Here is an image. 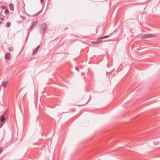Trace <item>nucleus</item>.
Here are the masks:
<instances>
[{
    "label": "nucleus",
    "mask_w": 160,
    "mask_h": 160,
    "mask_svg": "<svg viewBox=\"0 0 160 160\" xmlns=\"http://www.w3.org/2000/svg\"><path fill=\"white\" fill-rule=\"evenodd\" d=\"M39 28L41 33L44 34L47 30L48 26L45 23H43L40 25Z\"/></svg>",
    "instance_id": "nucleus-1"
},
{
    "label": "nucleus",
    "mask_w": 160,
    "mask_h": 160,
    "mask_svg": "<svg viewBox=\"0 0 160 160\" xmlns=\"http://www.w3.org/2000/svg\"><path fill=\"white\" fill-rule=\"evenodd\" d=\"M155 35L153 34H145L141 36V38L143 39L152 38L154 37Z\"/></svg>",
    "instance_id": "nucleus-2"
},
{
    "label": "nucleus",
    "mask_w": 160,
    "mask_h": 160,
    "mask_svg": "<svg viewBox=\"0 0 160 160\" xmlns=\"http://www.w3.org/2000/svg\"><path fill=\"white\" fill-rule=\"evenodd\" d=\"M81 102H82V104L80 105L81 106H83L86 104L88 102V101H87V100L85 101V99L84 98H83L81 99Z\"/></svg>",
    "instance_id": "nucleus-3"
},
{
    "label": "nucleus",
    "mask_w": 160,
    "mask_h": 160,
    "mask_svg": "<svg viewBox=\"0 0 160 160\" xmlns=\"http://www.w3.org/2000/svg\"><path fill=\"white\" fill-rule=\"evenodd\" d=\"M11 56L10 55V53H7L5 54L4 58L6 60H8L11 58Z\"/></svg>",
    "instance_id": "nucleus-4"
},
{
    "label": "nucleus",
    "mask_w": 160,
    "mask_h": 160,
    "mask_svg": "<svg viewBox=\"0 0 160 160\" xmlns=\"http://www.w3.org/2000/svg\"><path fill=\"white\" fill-rule=\"evenodd\" d=\"M33 27L32 26H31L28 30V31H27V33H28V34H27V37H26V41H27V38H28V37L29 36V32L31 31L32 30V28H33Z\"/></svg>",
    "instance_id": "nucleus-5"
},
{
    "label": "nucleus",
    "mask_w": 160,
    "mask_h": 160,
    "mask_svg": "<svg viewBox=\"0 0 160 160\" xmlns=\"http://www.w3.org/2000/svg\"><path fill=\"white\" fill-rule=\"evenodd\" d=\"M1 121L2 122H4L5 121V117L3 114L1 115L0 116Z\"/></svg>",
    "instance_id": "nucleus-6"
},
{
    "label": "nucleus",
    "mask_w": 160,
    "mask_h": 160,
    "mask_svg": "<svg viewBox=\"0 0 160 160\" xmlns=\"http://www.w3.org/2000/svg\"><path fill=\"white\" fill-rule=\"evenodd\" d=\"M39 48H40V46L39 45V46H38L36 48V49L33 50V54H34V53H37L38 51V49Z\"/></svg>",
    "instance_id": "nucleus-7"
},
{
    "label": "nucleus",
    "mask_w": 160,
    "mask_h": 160,
    "mask_svg": "<svg viewBox=\"0 0 160 160\" xmlns=\"http://www.w3.org/2000/svg\"><path fill=\"white\" fill-rule=\"evenodd\" d=\"M8 82L7 81H5V82H3L2 85L4 88H5L8 84Z\"/></svg>",
    "instance_id": "nucleus-8"
},
{
    "label": "nucleus",
    "mask_w": 160,
    "mask_h": 160,
    "mask_svg": "<svg viewBox=\"0 0 160 160\" xmlns=\"http://www.w3.org/2000/svg\"><path fill=\"white\" fill-rule=\"evenodd\" d=\"M38 22V21L37 20H36V21H34L32 23V24H31V26H32L33 27Z\"/></svg>",
    "instance_id": "nucleus-9"
},
{
    "label": "nucleus",
    "mask_w": 160,
    "mask_h": 160,
    "mask_svg": "<svg viewBox=\"0 0 160 160\" xmlns=\"http://www.w3.org/2000/svg\"><path fill=\"white\" fill-rule=\"evenodd\" d=\"M9 6L10 9L12 10H13L14 9L13 5L11 3L10 4H9Z\"/></svg>",
    "instance_id": "nucleus-10"
},
{
    "label": "nucleus",
    "mask_w": 160,
    "mask_h": 160,
    "mask_svg": "<svg viewBox=\"0 0 160 160\" xmlns=\"http://www.w3.org/2000/svg\"><path fill=\"white\" fill-rule=\"evenodd\" d=\"M10 22H8L6 24V27L7 28L9 27H10Z\"/></svg>",
    "instance_id": "nucleus-11"
},
{
    "label": "nucleus",
    "mask_w": 160,
    "mask_h": 160,
    "mask_svg": "<svg viewBox=\"0 0 160 160\" xmlns=\"http://www.w3.org/2000/svg\"><path fill=\"white\" fill-rule=\"evenodd\" d=\"M110 35H106V36H104V37H101V38L102 39H104L105 38H109L110 37Z\"/></svg>",
    "instance_id": "nucleus-12"
},
{
    "label": "nucleus",
    "mask_w": 160,
    "mask_h": 160,
    "mask_svg": "<svg viewBox=\"0 0 160 160\" xmlns=\"http://www.w3.org/2000/svg\"><path fill=\"white\" fill-rule=\"evenodd\" d=\"M8 50L10 52H11L13 51V48L12 47H10L8 48Z\"/></svg>",
    "instance_id": "nucleus-13"
},
{
    "label": "nucleus",
    "mask_w": 160,
    "mask_h": 160,
    "mask_svg": "<svg viewBox=\"0 0 160 160\" xmlns=\"http://www.w3.org/2000/svg\"><path fill=\"white\" fill-rule=\"evenodd\" d=\"M102 39L101 38H98L97 40H98V43L101 42H102Z\"/></svg>",
    "instance_id": "nucleus-14"
},
{
    "label": "nucleus",
    "mask_w": 160,
    "mask_h": 160,
    "mask_svg": "<svg viewBox=\"0 0 160 160\" xmlns=\"http://www.w3.org/2000/svg\"><path fill=\"white\" fill-rule=\"evenodd\" d=\"M92 43H93L94 44H98V41L97 40L96 41H94V42H92Z\"/></svg>",
    "instance_id": "nucleus-15"
},
{
    "label": "nucleus",
    "mask_w": 160,
    "mask_h": 160,
    "mask_svg": "<svg viewBox=\"0 0 160 160\" xmlns=\"http://www.w3.org/2000/svg\"><path fill=\"white\" fill-rule=\"evenodd\" d=\"M4 12L6 14H7L9 13V11L8 9H6L5 10Z\"/></svg>",
    "instance_id": "nucleus-16"
},
{
    "label": "nucleus",
    "mask_w": 160,
    "mask_h": 160,
    "mask_svg": "<svg viewBox=\"0 0 160 160\" xmlns=\"http://www.w3.org/2000/svg\"><path fill=\"white\" fill-rule=\"evenodd\" d=\"M20 17L21 18H22L23 20H24L25 18V17L23 16H21Z\"/></svg>",
    "instance_id": "nucleus-17"
},
{
    "label": "nucleus",
    "mask_w": 160,
    "mask_h": 160,
    "mask_svg": "<svg viewBox=\"0 0 160 160\" xmlns=\"http://www.w3.org/2000/svg\"><path fill=\"white\" fill-rule=\"evenodd\" d=\"M97 29V28H96L95 32H93V33L94 34H96V33H97L98 32Z\"/></svg>",
    "instance_id": "nucleus-18"
},
{
    "label": "nucleus",
    "mask_w": 160,
    "mask_h": 160,
    "mask_svg": "<svg viewBox=\"0 0 160 160\" xmlns=\"http://www.w3.org/2000/svg\"><path fill=\"white\" fill-rule=\"evenodd\" d=\"M3 150V148L2 147H0V153L2 152Z\"/></svg>",
    "instance_id": "nucleus-19"
},
{
    "label": "nucleus",
    "mask_w": 160,
    "mask_h": 160,
    "mask_svg": "<svg viewBox=\"0 0 160 160\" xmlns=\"http://www.w3.org/2000/svg\"><path fill=\"white\" fill-rule=\"evenodd\" d=\"M75 69H76V70L78 71H79V68L78 67H75Z\"/></svg>",
    "instance_id": "nucleus-20"
},
{
    "label": "nucleus",
    "mask_w": 160,
    "mask_h": 160,
    "mask_svg": "<svg viewBox=\"0 0 160 160\" xmlns=\"http://www.w3.org/2000/svg\"><path fill=\"white\" fill-rule=\"evenodd\" d=\"M2 126V124H0V128H1Z\"/></svg>",
    "instance_id": "nucleus-21"
},
{
    "label": "nucleus",
    "mask_w": 160,
    "mask_h": 160,
    "mask_svg": "<svg viewBox=\"0 0 160 160\" xmlns=\"http://www.w3.org/2000/svg\"><path fill=\"white\" fill-rule=\"evenodd\" d=\"M0 19L3 20H4V18H0Z\"/></svg>",
    "instance_id": "nucleus-22"
},
{
    "label": "nucleus",
    "mask_w": 160,
    "mask_h": 160,
    "mask_svg": "<svg viewBox=\"0 0 160 160\" xmlns=\"http://www.w3.org/2000/svg\"><path fill=\"white\" fill-rule=\"evenodd\" d=\"M5 7H2V8L3 9H5Z\"/></svg>",
    "instance_id": "nucleus-23"
},
{
    "label": "nucleus",
    "mask_w": 160,
    "mask_h": 160,
    "mask_svg": "<svg viewBox=\"0 0 160 160\" xmlns=\"http://www.w3.org/2000/svg\"><path fill=\"white\" fill-rule=\"evenodd\" d=\"M44 0H41V2H43Z\"/></svg>",
    "instance_id": "nucleus-24"
},
{
    "label": "nucleus",
    "mask_w": 160,
    "mask_h": 160,
    "mask_svg": "<svg viewBox=\"0 0 160 160\" xmlns=\"http://www.w3.org/2000/svg\"><path fill=\"white\" fill-rule=\"evenodd\" d=\"M111 73V72H108H108H107V75L108 74V73L110 74V73Z\"/></svg>",
    "instance_id": "nucleus-25"
},
{
    "label": "nucleus",
    "mask_w": 160,
    "mask_h": 160,
    "mask_svg": "<svg viewBox=\"0 0 160 160\" xmlns=\"http://www.w3.org/2000/svg\"><path fill=\"white\" fill-rule=\"evenodd\" d=\"M48 1H50L51 0H48Z\"/></svg>",
    "instance_id": "nucleus-26"
}]
</instances>
